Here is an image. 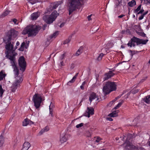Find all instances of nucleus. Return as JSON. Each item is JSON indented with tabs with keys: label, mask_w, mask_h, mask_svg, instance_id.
I'll return each mask as SVG.
<instances>
[{
	"label": "nucleus",
	"mask_w": 150,
	"mask_h": 150,
	"mask_svg": "<svg viewBox=\"0 0 150 150\" xmlns=\"http://www.w3.org/2000/svg\"><path fill=\"white\" fill-rule=\"evenodd\" d=\"M29 2L32 4H33L36 3V1L34 0H29Z\"/></svg>",
	"instance_id": "38"
},
{
	"label": "nucleus",
	"mask_w": 150,
	"mask_h": 150,
	"mask_svg": "<svg viewBox=\"0 0 150 150\" xmlns=\"http://www.w3.org/2000/svg\"><path fill=\"white\" fill-rule=\"evenodd\" d=\"M52 105H51V103L50 105L49 106V109H50V114L52 116Z\"/></svg>",
	"instance_id": "37"
},
{
	"label": "nucleus",
	"mask_w": 150,
	"mask_h": 150,
	"mask_svg": "<svg viewBox=\"0 0 150 150\" xmlns=\"http://www.w3.org/2000/svg\"><path fill=\"white\" fill-rule=\"evenodd\" d=\"M30 146V143L28 142H25L23 144L22 150H28Z\"/></svg>",
	"instance_id": "15"
},
{
	"label": "nucleus",
	"mask_w": 150,
	"mask_h": 150,
	"mask_svg": "<svg viewBox=\"0 0 150 150\" xmlns=\"http://www.w3.org/2000/svg\"><path fill=\"white\" fill-rule=\"evenodd\" d=\"M92 16V14H91L87 17V18L88 21H90L92 19V18H91V17Z\"/></svg>",
	"instance_id": "42"
},
{
	"label": "nucleus",
	"mask_w": 150,
	"mask_h": 150,
	"mask_svg": "<svg viewBox=\"0 0 150 150\" xmlns=\"http://www.w3.org/2000/svg\"><path fill=\"white\" fill-rule=\"evenodd\" d=\"M87 115H85V116L89 117L90 115H93L94 114V109L91 107H88L87 108Z\"/></svg>",
	"instance_id": "13"
},
{
	"label": "nucleus",
	"mask_w": 150,
	"mask_h": 150,
	"mask_svg": "<svg viewBox=\"0 0 150 150\" xmlns=\"http://www.w3.org/2000/svg\"><path fill=\"white\" fill-rule=\"evenodd\" d=\"M40 13L38 12H36L32 13L31 16L32 20H36L40 16Z\"/></svg>",
	"instance_id": "16"
},
{
	"label": "nucleus",
	"mask_w": 150,
	"mask_h": 150,
	"mask_svg": "<svg viewBox=\"0 0 150 150\" xmlns=\"http://www.w3.org/2000/svg\"><path fill=\"white\" fill-rule=\"evenodd\" d=\"M14 22L15 24H17V23H16V22L17 21V20L15 19H13L12 20Z\"/></svg>",
	"instance_id": "47"
},
{
	"label": "nucleus",
	"mask_w": 150,
	"mask_h": 150,
	"mask_svg": "<svg viewBox=\"0 0 150 150\" xmlns=\"http://www.w3.org/2000/svg\"><path fill=\"white\" fill-rule=\"evenodd\" d=\"M104 55V54L103 53H101L98 57L97 58V60L98 61L101 60L102 59V58Z\"/></svg>",
	"instance_id": "31"
},
{
	"label": "nucleus",
	"mask_w": 150,
	"mask_h": 150,
	"mask_svg": "<svg viewBox=\"0 0 150 150\" xmlns=\"http://www.w3.org/2000/svg\"><path fill=\"white\" fill-rule=\"evenodd\" d=\"M88 134L86 135V136L88 137H90L91 136V134L89 132H88Z\"/></svg>",
	"instance_id": "50"
},
{
	"label": "nucleus",
	"mask_w": 150,
	"mask_h": 150,
	"mask_svg": "<svg viewBox=\"0 0 150 150\" xmlns=\"http://www.w3.org/2000/svg\"><path fill=\"white\" fill-rule=\"evenodd\" d=\"M116 88V85L115 82L108 81L103 87V91L104 94H107L111 91H115Z\"/></svg>",
	"instance_id": "5"
},
{
	"label": "nucleus",
	"mask_w": 150,
	"mask_h": 150,
	"mask_svg": "<svg viewBox=\"0 0 150 150\" xmlns=\"http://www.w3.org/2000/svg\"><path fill=\"white\" fill-rule=\"evenodd\" d=\"M134 91H135V92H134L133 91H132V93H135L138 92V91L137 90H135Z\"/></svg>",
	"instance_id": "57"
},
{
	"label": "nucleus",
	"mask_w": 150,
	"mask_h": 150,
	"mask_svg": "<svg viewBox=\"0 0 150 150\" xmlns=\"http://www.w3.org/2000/svg\"><path fill=\"white\" fill-rule=\"evenodd\" d=\"M148 11H147L143 14V15H144V16H145L148 13Z\"/></svg>",
	"instance_id": "59"
},
{
	"label": "nucleus",
	"mask_w": 150,
	"mask_h": 150,
	"mask_svg": "<svg viewBox=\"0 0 150 150\" xmlns=\"http://www.w3.org/2000/svg\"><path fill=\"white\" fill-rule=\"evenodd\" d=\"M59 14L56 11H54L50 16L45 14L43 16V19L47 24H50L55 20Z\"/></svg>",
	"instance_id": "7"
},
{
	"label": "nucleus",
	"mask_w": 150,
	"mask_h": 150,
	"mask_svg": "<svg viewBox=\"0 0 150 150\" xmlns=\"http://www.w3.org/2000/svg\"><path fill=\"white\" fill-rule=\"evenodd\" d=\"M119 111L118 110L113 111L112 113H110L108 116L110 117H115L118 116V113L119 112Z\"/></svg>",
	"instance_id": "18"
},
{
	"label": "nucleus",
	"mask_w": 150,
	"mask_h": 150,
	"mask_svg": "<svg viewBox=\"0 0 150 150\" xmlns=\"http://www.w3.org/2000/svg\"><path fill=\"white\" fill-rule=\"evenodd\" d=\"M101 140V139L99 137H96V139L95 140V142H96L98 143Z\"/></svg>",
	"instance_id": "39"
},
{
	"label": "nucleus",
	"mask_w": 150,
	"mask_h": 150,
	"mask_svg": "<svg viewBox=\"0 0 150 150\" xmlns=\"http://www.w3.org/2000/svg\"><path fill=\"white\" fill-rule=\"evenodd\" d=\"M136 4V1H135L134 0H132L128 3V5L130 7H133L135 6Z\"/></svg>",
	"instance_id": "25"
},
{
	"label": "nucleus",
	"mask_w": 150,
	"mask_h": 150,
	"mask_svg": "<svg viewBox=\"0 0 150 150\" xmlns=\"http://www.w3.org/2000/svg\"><path fill=\"white\" fill-rule=\"evenodd\" d=\"M58 34L59 33L58 31L56 32L51 36V38H55L58 35Z\"/></svg>",
	"instance_id": "34"
},
{
	"label": "nucleus",
	"mask_w": 150,
	"mask_h": 150,
	"mask_svg": "<svg viewBox=\"0 0 150 150\" xmlns=\"http://www.w3.org/2000/svg\"><path fill=\"white\" fill-rule=\"evenodd\" d=\"M19 64L20 67V70L24 71L26 66V62L23 57H20L18 59Z\"/></svg>",
	"instance_id": "10"
},
{
	"label": "nucleus",
	"mask_w": 150,
	"mask_h": 150,
	"mask_svg": "<svg viewBox=\"0 0 150 150\" xmlns=\"http://www.w3.org/2000/svg\"><path fill=\"white\" fill-rule=\"evenodd\" d=\"M44 100L43 95L38 93H36L35 94L33 98V100L34 103V106L36 108H38L40 107L41 103Z\"/></svg>",
	"instance_id": "8"
},
{
	"label": "nucleus",
	"mask_w": 150,
	"mask_h": 150,
	"mask_svg": "<svg viewBox=\"0 0 150 150\" xmlns=\"http://www.w3.org/2000/svg\"><path fill=\"white\" fill-rule=\"evenodd\" d=\"M113 101H111L110 102L108 105H107L108 106L110 107L112 106V105L113 104Z\"/></svg>",
	"instance_id": "43"
},
{
	"label": "nucleus",
	"mask_w": 150,
	"mask_h": 150,
	"mask_svg": "<svg viewBox=\"0 0 150 150\" xmlns=\"http://www.w3.org/2000/svg\"><path fill=\"white\" fill-rule=\"evenodd\" d=\"M18 34V32L17 31L13 29L11 30L8 33V36H7L5 38L6 39H10V40L14 41V39Z\"/></svg>",
	"instance_id": "9"
},
{
	"label": "nucleus",
	"mask_w": 150,
	"mask_h": 150,
	"mask_svg": "<svg viewBox=\"0 0 150 150\" xmlns=\"http://www.w3.org/2000/svg\"><path fill=\"white\" fill-rule=\"evenodd\" d=\"M28 46V44L25 45V43L24 42H23L21 45L19 49V50L21 51H23L24 47L25 48H27V47Z\"/></svg>",
	"instance_id": "19"
},
{
	"label": "nucleus",
	"mask_w": 150,
	"mask_h": 150,
	"mask_svg": "<svg viewBox=\"0 0 150 150\" xmlns=\"http://www.w3.org/2000/svg\"><path fill=\"white\" fill-rule=\"evenodd\" d=\"M144 101L147 103H150V95L146 96L145 98H144Z\"/></svg>",
	"instance_id": "27"
},
{
	"label": "nucleus",
	"mask_w": 150,
	"mask_h": 150,
	"mask_svg": "<svg viewBox=\"0 0 150 150\" xmlns=\"http://www.w3.org/2000/svg\"><path fill=\"white\" fill-rule=\"evenodd\" d=\"M41 27L38 25H30L28 26L23 30L22 34L25 35L28 34V36L35 35Z\"/></svg>",
	"instance_id": "3"
},
{
	"label": "nucleus",
	"mask_w": 150,
	"mask_h": 150,
	"mask_svg": "<svg viewBox=\"0 0 150 150\" xmlns=\"http://www.w3.org/2000/svg\"><path fill=\"white\" fill-rule=\"evenodd\" d=\"M124 15H121L118 16V17L119 18H121L122 17H123Z\"/></svg>",
	"instance_id": "56"
},
{
	"label": "nucleus",
	"mask_w": 150,
	"mask_h": 150,
	"mask_svg": "<svg viewBox=\"0 0 150 150\" xmlns=\"http://www.w3.org/2000/svg\"><path fill=\"white\" fill-rule=\"evenodd\" d=\"M115 139L116 140H117L119 139V138H118L116 137V138Z\"/></svg>",
	"instance_id": "63"
},
{
	"label": "nucleus",
	"mask_w": 150,
	"mask_h": 150,
	"mask_svg": "<svg viewBox=\"0 0 150 150\" xmlns=\"http://www.w3.org/2000/svg\"><path fill=\"white\" fill-rule=\"evenodd\" d=\"M83 48L82 47H80L75 54L76 56H78L82 52L83 50Z\"/></svg>",
	"instance_id": "24"
},
{
	"label": "nucleus",
	"mask_w": 150,
	"mask_h": 150,
	"mask_svg": "<svg viewBox=\"0 0 150 150\" xmlns=\"http://www.w3.org/2000/svg\"><path fill=\"white\" fill-rule=\"evenodd\" d=\"M9 12L8 11L6 10L1 15L0 17H3L6 16L9 14Z\"/></svg>",
	"instance_id": "28"
},
{
	"label": "nucleus",
	"mask_w": 150,
	"mask_h": 150,
	"mask_svg": "<svg viewBox=\"0 0 150 150\" xmlns=\"http://www.w3.org/2000/svg\"><path fill=\"white\" fill-rule=\"evenodd\" d=\"M148 40L141 39L139 38L134 37L127 44L128 46L132 47H134L136 45H138L141 44L143 45L146 44Z\"/></svg>",
	"instance_id": "6"
},
{
	"label": "nucleus",
	"mask_w": 150,
	"mask_h": 150,
	"mask_svg": "<svg viewBox=\"0 0 150 150\" xmlns=\"http://www.w3.org/2000/svg\"><path fill=\"white\" fill-rule=\"evenodd\" d=\"M148 64L150 65V59L149 60V62H148Z\"/></svg>",
	"instance_id": "61"
},
{
	"label": "nucleus",
	"mask_w": 150,
	"mask_h": 150,
	"mask_svg": "<svg viewBox=\"0 0 150 150\" xmlns=\"http://www.w3.org/2000/svg\"><path fill=\"white\" fill-rule=\"evenodd\" d=\"M4 140L3 136H0V146H1L3 144Z\"/></svg>",
	"instance_id": "30"
},
{
	"label": "nucleus",
	"mask_w": 150,
	"mask_h": 150,
	"mask_svg": "<svg viewBox=\"0 0 150 150\" xmlns=\"http://www.w3.org/2000/svg\"><path fill=\"white\" fill-rule=\"evenodd\" d=\"M106 120L110 121H112L113 120L110 117H107L106 118Z\"/></svg>",
	"instance_id": "48"
},
{
	"label": "nucleus",
	"mask_w": 150,
	"mask_h": 150,
	"mask_svg": "<svg viewBox=\"0 0 150 150\" xmlns=\"http://www.w3.org/2000/svg\"><path fill=\"white\" fill-rule=\"evenodd\" d=\"M62 3V1H59L55 2L53 5V8L55 9L59 5L61 4Z\"/></svg>",
	"instance_id": "23"
},
{
	"label": "nucleus",
	"mask_w": 150,
	"mask_h": 150,
	"mask_svg": "<svg viewBox=\"0 0 150 150\" xmlns=\"http://www.w3.org/2000/svg\"><path fill=\"white\" fill-rule=\"evenodd\" d=\"M78 73L76 74L75 76L73 77L72 79L68 83V85H69L70 83H73L74 82L78 75Z\"/></svg>",
	"instance_id": "22"
},
{
	"label": "nucleus",
	"mask_w": 150,
	"mask_h": 150,
	"mask_svg": "<svg viewBox=\"0 0 150 150\" xmlns=\"http://www.w3.org/2000/svg\"><path fill=\"white\" fill-rule=\"evenodd\" d=\"M120 97H117V98H115V99H114L113 100H112V101H113V103H114V102H115L117 99H118V98H119Z\"/></svg>",
	"instance_id": "53"
},
{
	"label": "nucleus",
	"mask_w": 150,
	"mask_h": 150,
	"mask_svg": "<svg viewBox=\"0 0 150 150\" xmlns=\"http://www.w3.org/2000/svg\"><path fill=\"white\" fill-rule=\"evenodd\" d=\"M50 129V128L48 126H47L44 128L42 129L39 132L38 135H41L42 134L48 131Z\"/></svg>",
	"instance_id": "14"
},
{
	"label": "nucleus",
	"mask_w": 150,
	"mask_h": 150,
	"mask_svg": "<svg viewBox=\"0 0 150 150\" xmlns=\"http://www.w3.org/2000/svg\"><path fill=\"white\" fill-rule=\"evenodd\" d=\"M125 2L124 0H115V7H118L122 5H125Z\"/></svg>",
	"instance_id": "12"
},
{
	"label": "nucleus",
	"mask_w": 150,
	"mask_h": 150,
	"mask_svg": "<svg viewBox=\"0 0 150 150\" xmlns=\"http://www.w3.org/2000/svg\"><path fill=\"white\" fill-rule=\"evenodd\" d=\"M144 11V10L143 9H141L139 12L137 13L138 14H139L140 13H142Z\"/></svg>",
	"instance_id": "49"
},
{
	"label": "nucleus",
	"mask_w": 150,
	"mask_h": 150,
	"mask_svg": "<svg viewBox=\"0 0 150 150\" xmlns=\"http://www.w3.org/2000/svg\"><path fill=\"white\" fill-rule=\"evenodd\" d=\"M80 88L81 89L83 90L84 89V86H83L81 85L80 86Z\"/></svg>",
	"instance_id": "55"
},
{
	"label": "nucleus",
	"mask_w": 150,
	"mask_h": 150,
	"mask_svg": "<svg viewBox=\"0 0 150 150\" xmlns=\"http://www.w3.org/2000/svg\"><path fill=\"white\" fill-rule=\"evenodd\" d=\"M134 137V136L132 134H129L125 137L127 139L126 142L122 145L124 150H131L132 149H134L135 150H144L142 147L138 146L136 147L132 145L129 142V140H130L131 138H133Z\"/></svg>",
	"instance_id": "4"
},
{
	"label": "nucleus",
	"mask_w": 150,
	"mask_h": 150,
	"mask_svg": "<svg viewBox=\"0 0 150 150\" xmlns=\"http://www.w3.org/2000/svg\"><path fill=\"white\" fill-rule=\"evenodd\" d=\"M65 56V53H64L63 54H62L61 56H60V59L62 60V59H63L64 58V57Z\"/></svg>",
	"instance_id": "41"
},
{
	"label": "nucleus",
	"mask_w": 150,
	"mask_h": 150,
	"mask_svg": "<svg viewBox=\"0 0 150 150\" xmlns=\"http://www.w3.org/2000/svg\"><path fill=\"white\" fill-rule=\"evenodd\" d=\"M87 0H68L67 6L69 14H71L74 11L79 8Z\"/></svg>",
	"instance_id": "2"
},
{
	"label": "nucleus",
	"mask_w": 150,
	"mask_h": 150,
	"mask_svg": "<svg viewBox=\"0 0 150 150\" xmlns=\"http://www.w3.org/2000/svg\"><path fill=\"white\" fill-rule=\"evenodd\" d=\"M64 23H61L60 25V28H62V27H63L64 25Z\"/></svg>",
	"instance_id": "52"
},
{
	"label": "nucleus",
	"mask_w": 150,
	"mask_h": 150,
	"mask_svg": "<svg viewBox=\"0 0 150 150\" xmlns=\"http://www.w3.org/2000/svg\"><path fill=\"white\" fill-rule=\"evenodd\" d=\"M28 125H31L32 124H34V122H33L32 121H31L30 120L28 119Z\"/></svg>",
	"instance_id": "45"
},
{
	"label": "nucleus",
	"mask_w": 150,
	"mask_h": 150,
	"mask_svg": "<svg viewBox=\"0 0 150 150\" xmlns=\"http://www.w3.org/2000/svg\"><path fill=\"white\" fill-rule=\"evenodd\" d=\"M70 41V39L69 38H68L67 39L65 40L64 42V44H66L69 43Z\"/></svg>",
	"instance_id": "40"
},
{
	"label": "nucleus",
	"mask_w": 150,
	"mask_h": 150,
	"mask_svg": "<svg viewBox=\"0 0 150 150\" xmlns=\"http://www.w3.org/2000/svg\"><path fill=\"white\" fill-rule=\"evenodd\" d=\"M20 43L19 42H18V41H17L16 43V46L15 47H17V46L19 45H20Z\"/></svg>",
	"instance_id": "51"
},
{
	"label": "nucleus",
	"mask_w": 150,
	"mask_h": 150,
	"mask_svg": "<svg viewBox=\"0 0 150 150\" xmlns=\"http://www.w3.org/2000/svg\"><path fill=\"white\" fill-rule=\"evenodd\" d=\"M67 140L66 136L64 134L61 135L60 138V141L62 143L66 142Z\"/></svg>",
	"instance_id": "21"
},
{
	"label": "nucleus",
	"mask_w": 150,
	"mask_h": 150,
	"mask_svg": "<svg viewBox=\"0 0 150 150\" xmlns=\"http://www.w3.org/2000/svg\"><path fill=\"white\" fill-rule=\"evenodd\" d=\"M141 2L143 3L144 4H150V0H141Z\"/></svg>",
	"instance_id": "32"
},
{
	"label": "nucleus",
	"mask_w": 150,
	"mask_h": 150,
	"mask_svg": "<svg viewBox=\"0 0 150 150\" xmlns=\"http://www.w3.org/2000/svg\"><path fill=\"white\" fill-rule=\"evenodd\" d=\"M124 139V137H122V138H121V139L123 141Z\"/></svg>",
	"instance_id": "62"
},
{
	"label": "nucleus",
	"mask_w": 150,
	"mask_h": 150,
	"mask_svg": "<svg viewBox=\"0 0 150 150\" xmlns=\"http://www.w3.org/2000/svg\"><path fill=\"white\" fill-rule=\"evenodd\" d=\"M28 125V119H25L23 122V125L24 126H26Z\"/></svg>",
	"instance_id": "29"
},
{
	"label": "nucleus",
	"mask_w": 150,
	"mask_h": 150,
	"mask_svg": "<svg viewBox=\"0 0 150 150\" xmlns=\"http://www.w3.org/2000/svg\"><path fill=\"white\" fill-rule=\"evenodd\" d=\"M141 8V5L139 6L137 8L134 10V13H137L140 11Z\"/></svg>",
	"instance_id": "36"
},
{
	"label": "nucleus",
	"mask_w": 150,
	"mask_h": 150,
	"mask_svg": "<svg viewBox=\"0 0 150 150\" xmlns=\"http://www.w3.org/2000/svg\"><path fill=\"white\" fill-rule=\"evenodd\" d=\"M120 97H117V98H115V99H114L113 100H112V101H113V103H114V102H115L117 99H118V98H119Z\"/></svg>",
	"instance_id": "54"
},
{
	"label": "nucleus",
	"mask_w": 150,
	"mask_h": 150,
	"mask_svg": "<svg viewBox=\"0 0 150 150\" xmlns=\"http://www.w3.org/2000/svg\"><path fill=\"white\" fill-rule=\"evenodd\" d=\"M144 16L143 14L141 15L139 17V20H141L143 18Z\"/></svg>",
	"instance_id": "44"
},
{
	"label": "nucleus",
	"mask_w": 150,
	"mask_h": 150,
	"mask_svg": "<svg viewBox=\"0 0 150 150\" xmlns=\"http://www.w3.org/2000/svg\"><path fill=\"white\" fill-rule=\"evenodd\" d=\"M149 146L150 147V141L149 142Z\"/></svg>",
	"instance_id": "64"
},
{
	"label": "nucleus",
	"mask_w": 150,
	"mask_h": 150,
	"mask_svg": "<svg viewBox=\"0 0 150 150\" xmlns=\"http://www.w3.org/2000/svg\"><path fill=\"white\" fill-rule=\"evenodd\" d=\"M74 67V64H71L70 65V68L71 69H73Z\"/></svg>",
	"instance_id": "46"
},
{
	"label": "nucleus",
	"mask_w": 150,
	"mask_h": 150,
	"mask_svg": "<svg viewBox=\"0 0 150 150\" xmlns=\"http://www.w3.org/2000/svg\"><path fill=\"white\" fill-rule=\"evenodd\" d=\"M84 125V124L83 123H81L79 124H78L76 125V127L79 128L80 127H82V126H83Z\"/></svg>",
	"instance_id": "35"
},
{
	"label": "nucleus",
	"mask_w": 150,
	"mask_h": 150,
	"mask_svg": "<svg viewBox=\"0 0 150 150\" xmlns=\"http://www.w3.org/2000/svg\"><path fill=\"white\" fill-rule=\"evenodd\" d=\"M114 74L112 72V71H110L107 74H106L105 75V79L107 80L111 77L113 76Z\"/></svg>",
	"instance_id": "17"
},
{
	"label": "nucleus",
	"mask_w": 150,
	"mask_h": 150,
	"mask_svg": "<svg viewBox=\"0 0 150 150\" xmlns=\"http://www.w3.org/2000/svg\"><path fill=\"white\" fill-rule=\"evenodd\" d=\"M86 83V82L85 81H84L82 83V85L83 86H84V85Z\"/></svg>",
	"instance_id": "60"
},
{
	"label": "nucleus",
	"mask_w": 150,
	"mask_h": 150,
	"mask_svg": "<svg viewBox=\"0 0 150 150\" xmlns=\"http://www.w3.org/2000/svg\"><path fill=\"white\" fill-rule=\"evenodd\" d=\"M4 41L6 44L5 48L6 50L5 52L6 57L10 60L11 65L13 69V71L16 79V81L13 84L12 86V91L14 92L17 88L19 83H21L23 80L22 76H18L19 70L17 67V63L15 59V56L17 55V54L15 52L17 47H14L15 42L14 41L10 40V38H4Z\"/></svg>",
	"instance_id": "1"
},
{
	"label": "nucleus",
	"mask_w": 150,
	"mask_h": 150,
	"mask_svg": "<svg viewBox=\"0 0 150 150\" xmlns=\"http://www.w3.org/2000/svg\"><path fill=\"white\" fill-rule=\"evenodd\" d=\"M124 101L123 100H120L119 102L117 104V105L114 108L115 109H117L118 108H119L121 106L122 104L123 103Z\"/></svg>",
	"instance_id": "26"
},
{
	"label": "nucleus",
	"mask_w": 150,
	"mask_h": 150,
	"mask_svg": "<svg viewBox=\"0 0 150 150\" xmlns=\"http://www.w3.org/2000/svg\"><path fill=\"white\" fill-rule=\"evenodd\" d=\"M89 98V100L91 103L93 100L95 99H96L97 100L99 99V96H98L96 93L94 92H92L90 94Z\"/></svg>",
	"instance_id": "11"
},
{
	"label": "nucleus",
	"mask_w": 150,
	"mask_h": 150,
	"mask_svg": "<svg viewBox=\"0 0 150 150\" xmlns=\"http://www.w3.org/2000/svg\"><path fill=\"white\" fill-rule=\"evenodd\" d=\"M60 65L61 66H63V62L62 61H61L60 62Z\"/></svg>",
	"instance_id": "58"
},
{
	"label": "nucleus",
	"mask_w": 150,
	"mask_h": 150,
	"mask_svg": "<svg viewBox=\"0 0 150 150\" xmlns=\"http://www.w3.org/2000/svg\"><path fill=\"white\" fill-rule=\"evenodd\" d=\"M6 76L5 71L4 70H1L0 72V81L3 79Z\"/></svg>",
	"instance_id": "20"
},
{
	"label": "nucleus",
	"mask_w": 150,
	"mask_h": 150,
	"mask_svg": "<svg viewBox=\"0 0 150 150\" xmlns=\"http://www.w3.org/2000/svg\"><path fill=\"white\" fill-rule=\"evenodd\" d=\"M4 92V90L2 89V86L0 85V97H1Z\"/></svg>",
	"instance_id": "33"
}]
</instances>
